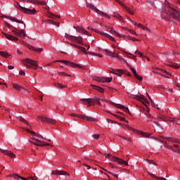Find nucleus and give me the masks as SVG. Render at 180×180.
<instances>
[{"instance_id": "nucleus-36", "label": "nucleus", "mask_w": 180, "mask_h": 180, "mask_svg": "<svg viewBox=\"0 0 180 180\" xmlns=\"http://www.w3.org/2000/svg\"><path fill=\"white\" fill-rule=\"evenodd\" d=\"M87 29L89 30H92L93 32H95V33H98V34H101V32H103V31L99 30L98 29L92 28L91 27H88Z\"/></svg>"}, {"instance_id": "nucleus-54", "label": "nucleus", "mask_w": 180, "mask_h": 180, "mask_svg": "<svg viewBox=\"0 0 180 180\" xmlns=\"http://www.w3.org/2000/svg\"><path fill=\"white\" fill-rule=\"evenodd\" d=\"M70 46H72V47H75V49H79V45L77 44H75L74 43H70Z\"/></svg>"}, {"instance_id": "nucleus-18", "label": "nucleus", "mask_w": 180, "mask_h": 180, "mask_svg": "<svg viewBox=\"0 0 180 180\" xmlns=\"http://www.w3.org/2000/svg\"><path fill=\"white\" fill-rule=\"evenodd\" d=\"M26 46L29 50H32V51H36L37 53H41L43 51V48H36L30 44H27Z\"/></svg>"}, {"instance_id": "nucleus-52", "label": "nucleus", "mask_w": 180, "mask_h": 180, "mask_svg": "<svg viewBox=\"0 0 180 180\" xmlns=\"http://www.w3.org/2000/svg\"><path fill=\"white\" fill-rule=\"evenodd\" d=\"M108 174H110L111 175H112V176H114L115 178L117 179L119 178V176L112 172H108Z\"/></svg>"}, {"instance_id": "nucleus-23", "label": "nucleus", "mask_w": 180, "mask_h": 180, "mask_svg": "<svg viewBox=\"0 0 180 180\" xmlns=\"http://www.w3.org/2000/svg\"><path fill=\"white\" fill-rule=\"evenodd\" d=\"M105 29H107V32H109V33H110L111 34H113V36H115V34H117V32L115 31V28H113V27H110L109 25H105Z\"/></svg>"}, {"instance_id": "nucleus-1", "label": "nucleus", "mask_w": 180, "mask_h": 180, "mask_svg": "<svg viewBox=\"0 0 180 180\" xmlns=\"http://www.w3.org/2000/svg\"><path fill=\"white\" fill-rule=\"evenodd\" d=\"M26 131H27V133H30V134H32V136H34V137L32 138V141L30 140V143H32V144H34V146H37L38 147H47L49 146H51V143H46V142L40 141L44 139L43 136L37 134L36 132L30 131L27 129H26Z\"/></svg>"}, {"instance_id": "nucleus-39", "label": "nucleus", "mask_w": 180, "mask_h": 180, "mask_svg": "<svg viewBox=\"0 0 180 180\" xmlns=\"http://www.w3.org/2000/svg\"><path fill=\"white\" fill-rule=\"evenodd\" d=\"M124 9H125V11H127V12L130 15H134V11H132L127 6H125Z\"/></svg>"}, {"instance_id": "nucleus-3", "label": "nucleus", "mask_w": 180, "mask_h": 180, "mask_svg": "<svg viewBox=\"0 0 180 180\" xmlns=\"http://www.w3.org/2000/svg\"><path fill=\"white\" fill-rule=\"evenodd\" d=\"M22 64L27 67V68H34V70H37V67H39V65H37V62L35 60H33L30 58H25L22 60Z\"/></svg>"}, {"instance_id": "nucleus-29", "label": "nucleus", "mask_w": 180, "mask_h": 180, "mask_svg": "<svg viewBox=\"0 0 180 180\" xmlns=\"http://www.w3.org/2000/svg\"><path fill=\"white\" fill-rule=\"evenodd\" d=\"M18 37H22V39L26 37V32H25V30H18Z\"/></svg>"}, {"instance_id": "nucleus-58", "label": "nucleus", "mask_w": 180, "mask_h": 180, "mask_svg": "<svg viewBox=\"0 0 180 180\" xmlns=\"http://www.w3.org/2000/svg\"><path fill=\"white\" fill-rule=\"evenodd\" d=\"M119 137H120L121 139H123V140H127V141H130V138H126L121 135H119Z\"/></svg>"}, {"instance_id": "nucleus-32", "label": "nucleus", "mask_w": 180, "mask_h": 180, "mask_svg": "<svg viewBox=\"0 0 180 180\" xmlns=\"http://www.w3.org/2000/svg\"><path fill=\"white\" fill-rule=\"evenodd\" d=\"M168 67H172V68H174L175 70H178L179 68H180V65H178L177 63H170V64H167Z\"/></svg>"}, {"instance_id": "nucleus-45", "label": "nucleus", "mask_w": 180, "mask_h": 180, "mask_svg": "<svg viewBox=\"0 0 180 180\" xmlns=\"http://www.w3.org/2000/svg\"><path fill=\"white\" fill-rule=\"evenodd\" d=\"M148 175H150V176H151L152 178H154L155 179H160V177L155 176V174H152L148 172Z\"/></svg>"}, {"instance_id": "nucleus-27", "label": "nucleus", "mask_w": 180, "mask_h": 180, "mask_svg": "<svg viewBox=\"0 0 180 180\" xmlns=\"http://www.w3.org/2000/svg\"><path fill=\"white\" fill-rule=\"evenodd\" d=\"M165 147L168 150H171V151H173V153H177V154H180V149H174V146L169 145H166Z\"/></svg>"}, {"instance_id": "nucleus-64", "label": "nucleus", "mask_w": 180, "mask_h": 180, "mask_svg": "<svg viewBox=\"0 0 180 180\" xmlns=\"http://www.w3.org/2000/svg\"><path fill=\"white\" fill-rule=\"evenodd\" d=\"M174 122L176 123V124H180V119H176Z\"/></svg>"}, {"instance_id": "nucleus-4", "label": "nucleus", "mask_w": 180, "mask_h": 180, "mask_svg": "<svg viewBox=\"0 0 180 180\" xmlns=\"http://www.w3.org/2000/svg\"><path fill=\"white\" fill-rule=\"evenodd\" d=\"M16 8L17 9H18L23 13H26L27 15H36V13H37L36 8L30 9V8L22 7L21 6L19 5V4H17Z\"/></svg>"}, {"instance_id": "nucleus-40", "label": "nucleus", "mask_w": 180, "mask_h": 180, "mask_svg": "<svg viewBox=\"0 0 180 180\" xmlns=\"http://www.w3.org/2000/svg\"><path fill=\"white\" fill-rule=\"evenodd\" d=\"M65 37L68 39V40H70V41H73L74 36L70 35L69 34L65 33Z\"/></svg>"}, {"instance_id": "nucleus-48", "label": "nucleus", "mask_w": 180, "mask_h": 180, "mask_svg": "<svg viewBox=\"0 0 180 180\" xmlns=\"http://www.w3.org/2000/svg\"><path fill=\"white\" fill-rule=\"evenodd\" d=\"M93 139H94V140H99V137H101L100 134H95L92 136Z\"/></svg>"}, {"instance_id": "nucleus-7", "label": "nucleus", "mask_w": 180, "mask_h": 180, "mask_svg": "<svg viewBox=\"0 0 180 180\" xmlns=\"http://www.w3.org/2000/svg\"><path fill=\"white\" fill-rule=\"evenodd\" d=\"M128 129L129 130H131L134 133V134H138L139 136H141L142 137H146V139H148V137L151 136V134L148 132H144V131L136 129L130 126H128Z\"/></svg>"}, {"instance_id": "nucleus-59", "label": "nucleus", "mask_w": 180, "mask_h": 180, "mask_svg": "<svg viewBox=\"0 0 180 180\" xmlns=\"http://www.w3.org/2000/svg\"><path fill=\"white\" fill-rule=\"evenodd\" d=\"M85 54H89L90 56H97L96 53H95L94 52H91V51H86Z\"/></svg>"}, {"instance_id": "nucleus-35", "label": "nucleus", "mask_w": 180, "mask_h": 180, "mask_svg": "<svg viewBox=\"0 0 180 180\" xmlns=\"http://www.w3.org/2000/svg\"><path fill=\"white\" fill-rule=\"evenodd\" d=\"M18 120H19L20 122H22V123L24 124H27V126H29V122L25 120V118L22 117H17Z\"/></svg>"}, {"instance_id": "nucleus-26", "label": "nucleus", "mask_w": 180, "mask_h": 180, "mask_svg": "<svg viewBox=\"0 0 180 180\" xmlns=\"http://www.w3.org/2000/svg\"><path fill=\"white\" fill-rule=\"evenodd\" d=\"M90 86H91V88L95 89L96 91L101 92V94H103L105 92V90L103 89V88L100 87L98 86L91 84Z\"/></svg>"}, {"instance_id": "nucleus-6", "label": "nucleus", "mask_w": 180, "mask_h": 180, "mask_svg": "<svg viewBox=\"0 0 180 180\" xmlns=\"http://www.w3.org/2000/svg\"><path fill=\"white\" fill-rule=\"evenodd\" d=\"M87 6L88 8L96 12V13H99L101 16H103V18H107V19H110V15H109L108 13L103 11H99V9H98L95 6H94V4H89Z\"/></svg>"}, {"instance_id": "nucleus-11", "label": "nucleus", "mask_w": 180, "mask_h": 180, "mask_svg": "<svg viewBox=\"0 0 180 180\" xmlns=\"http://www.w3.org/2000/svg\"><path fill=\"white\" fill-rule=\"evenodd\" d=\"M115 108L117 109H122L125 113H130V110H129V108L122 105V104H116L115 103H111Z\"/></svg>"}, {"instance_id": "nucleus-28", "label": "nucleus", "mask_w": 180, "mask_h": 180, "mask_svg": "<svg viewBox=\"0 0 180 180\" xmlns=\"http://www.w3.org/2000/svg\"><path fill=\"white\" fill-rule=\"evenodd\" d=\"M112 116L115 117H117V119H119L121 122H127V123H129V121L126 120V118L121 117L120 115H117L116 114L110 113Z\"/></svg>"}, {"instance_id": "nucleus-14", "label": "nucleus", "mask_w": 180, "mask_h": 180, "mask_svg": "<svg viewBox=\"0 0 180 180\" xmlns=\"http://www.w3.org/2000/svg\"><path fill=\"white\" fill-rule=\"evenodd\" d=\"M101 100V98L99 97H94L93 98H89V103H92L93 105L95 103H97V105H99V106H102V103L99 101Z\"/></svg>"}, {"instance_id": "nucleus-51", "label": "nucleus", "mask_w": 180, "mask_h": 180, "mask_svg": "<svg viewBox=\"0 0 180 180\" xmlns=\"http://www.w3.org/2000/svg\"><path fill=\"white\" fill-rule=\"evenodd\" d=\"M134 77L136 79H139V81H143V77L138 74L135 75Z\"/></svg>"}, {"instance_id": "nucleus-5", "label": "nucleus", "mask_w": 180, "mask_h": 180, "mask_svg": "<svg viewBox=\"0 0 180 180\" xmlns=\"http://www.w3.org/2000/svg\"><path fill=\"white\" fill-rule=\"evenodd\" d=\"M70 116H72V117H78L79 119L86 120L87 122H96V119L81 114L71 113L70 114Z\"/></svg>"}, {"instance_id": "nucleus-9", "label": "nucleus", "mask_w": 180, "mask_h": 180, "mask_svg": "<svg viewBox=\"0 0 180 180\" xmlns=\"http://www.w3.org/2000/svg\"><path fill=\"white\" fill-rule=\"evenodd\" d=\"M38 119H40L41 122H43L44 123H47L48 124H56V123H57V121L56 120L53 118H49L43 115L38 116Z\"/></svg>"}, {"instance_id": "nucleus-10", "label": "nucleus", "mask_w": 180, "mask_h": 180, "mask_svg": "<svg viewBox=\"0 0 180 180\" xmlns=\"http://www.w3.org/2000/svg\"><path fill=\"white\" fill-rule=\"evenodd\" d=\"M110 74H114V75H117V77H122L123 75V72H124V70L122 69H111L109 70Z\"/></svg>"}, {"instance_id": "nucleus-50", "label": "nucleus", "mask_w": 180, "mask_h": 180, "mask_svg": "<svg viewBox=\"0 0 180 180\" xmlns=\"http://www.w3.org/2000/svg\"><path fill=\"white\" fill-rule=\"evenodd\" d=\"M128 32H129V33H131V34H134V36H138L137 32H136V31H134V30H133L128 29Z\"/></svg>"}, {"instance_id": "nucleus-8", "label": "nucleus", "mask_w": 180, "mask_h": 180, "mask_svg": "<svg viewBox=\"0 0 180 180\" xmlns=\"http://www.w3.org/2000/svg\"><path fill=\"white\" fill-rule=\"evenodd\" d=\"M56 62L63 63V64H65V65H68V67H72V68H81V65L78 63H75L68 60H56Z\"/></svg>"}, {"instance_id": "nucleus-20", "label": "nucleus", "mask_w": 180, "mask_h": 180, "mask_svg": "<svg viewBox=\"0 0 180 180\" xmlns=\"http://www.w3.org/2000/svg\"><path fill=\"white\" fill-rule=\"evenodd\" d=\"M103 51H105V53H106V54H108V56H110V57H112L113 58H116V57L117 58H120V56H119V55L115 53V51H114V52H112L108 49H103Z\"/></svg>"}, {"instance_id": "nucleus-13", "label": "nucleus", "mask_w": 180, "mask_h": 180, "mask_svg": "<svg viewBox=\"0 0 180 180\" xmlns=\"http://www.w3.org/2000/svg\"><path fill=\"white\" fill-rule=\"evenodd\" d=\"M52 175H68L70 176V173L63 170H53L51 172Z\"/></svg>"}, {"instance_id": "nucleus-25", "label": "nucleus", "mask_w": 180, "mask_h": 180, "mask_svg": "<svg viewBox=\"0 0 180 180\" xmlns=\"http://www.w3.org/2000/svg\"><path fill=\"white\" fill-rule=\"evenodd\" d=\"M112 81V77H99L98 82L105 84V82H110Z\"/></svg>"}, {"instance_id": "nucleus-17", "label": "nucleus", "mask_w": 180, "mask_h": 180, "mask_svg": "<svg viewBox=\"0 0 180 180\" xmlns=\"http://www.w3.org/2000/svg\"><path fill=\"white\" fill-rule=\"evenodd\" d=\"M112 16L113 18H115L116 19H118V20H120L121 22H122V23H124L126 22L124 18H123V16L120 15V14L117 13V11H115L112 13Z\"/></svg>"}, {"instance_id": "nucleus-31", "label": "nucleus", "mask_w": 180, "mask_h": 180, "mask_svg": "<svg viewBox=\"0 0 180 180\" xmlns=\"http://www.w3.org/2000/svg\"><path fill=\"white\" fill-rule=\"evenodd\" d=\"M35 5H41V6H47L46 1H39L36 0Z\"/></svg>"}, {"instance_id": "nucleus-47", "label": "nucleus", "mask_w": 180, "mask_h": 180, "mask_svg": "<svg viewBox=\"0 0 180 180\" xmlns=\"http://www.w3.org/2000/svg\"><path fill=\"white\" fill-rule=\"evenodd\" d=\"M106 121H107V123L108 124H113V123H115L116 124H117V122L113 121L110 119H106Z\"/></svg>"}, {"instance_id": "nucleus-16", "label": "nucleus", "mask_w": 180, "mask_h": 180, "mask_svg": "<svg viewBox=\"0 0 180 180\" xmlns=\"http://www.w3.org/2000/svg\"><path fill=\"white\" fill-rule=\"evenodd\" d=\"M76 29L77 32L79 33H82V34H86V36H92L88 31H86L85 29L79 27H75Z\"/></svg>"}, {"instance_id": "nucleus-22", "label": "nucleus", "mask_w": 180, "mask_h": 180, "mask_svg": "<svg viewBox=\"0 0 180 180\" xmlns=\"http://www.w3.org/2000/svg\"><path fill=\"white\" fill-rule=\"evenodd\" d=\"M161 139H163V140H167L169 143H178V139L172 138V137H168V136H160Z\"/></svg>"}, {"instance_id": "nucleus-12", "label": "nucleus", "mask_w": 180, "mask_h": 180, "mask_svg": "<svg viewBox=\"0 0 180 180\" xmlns=\"http://www.w3.org/2000/svg\"><path fill=\"white\" fill-rule=\"evenodd\" d=\"M0 153L2 154H5L6 155H8L11 158H15L16 155L13 154V153L11 150H4L0 148Z\"/></svg>"}, {"instance_id": "nucleus-62", "label": "nucleus", "mask_w": 180, "mask_h": 180, "mask_svg": "<svg viewBox=\"0 0 180 180\" xmlns=\"http://www.w3.org/2000/svg\"><path fill=\"white\" fill-rule=\"evenodd\" d=\"M99 77H100L94 76L93 77V80L94 81H97L98 82H99Z\"/></svg>"}, {"instance_id": "nucleus-24", "label": "nucleus", "mask_w": 180, "mask_h": 180, "mask_svg": "<svg viewBox=\"0 0 180 180\" xmlns=\"http://www.w3.org/2000/svg\"><path fill=\"white\" fill-rule=\"evenodd\" d=\"M101 36H104L105 37H107L109 39V40H111V41L116 42V39L112 37L110 34L102 31V32H100Z\"/></svg>"}, {"instance_id": "nucleus-19", "label": "nucleus", "mask_w": 180, "mask_h": 180, "mask_svg": "<svg viewBox=\"0 0 180 180\" xmlns=\"http://www.w3.org/2000/svg\"><path fill=\"white\" fill-rule=\"evenodd\" d=\"M72 41H74V43H77V44H82V46H84V39H82V37H74Z\"/></svg>"}, {"instance_id": "nucleus-2", "label": "nucleus", "mask_w": 180, "mask_h": 180, "mask_svg": "<svg viewBox=\"0 0 180 180\" xmlns=\"http://www.w3.org/2000/svg\"><path fill=\"white\" fill-rule=\"evenodd\" d=\"M103 155L104 157H105V158H108V157L110 161H112L113 162H117V164H120V165H129V162L127 161L123 160V159L122 158L112 156V155H110V153H104Z\"/></svg>"}, {"instance_id": "nucleus-49", "label": "nucleus", "mask_w": 180, "mask_h": 180, "mask_svg": "<svg viewBox=\"0 0 180 180\" xmlns=\"http://www.w3.org/2000/svg\"><path fill=\"white\" fill-rule=\"evenodd\" d=\"M56 87L63 89V88H67V86H63V84L58 83L56 84Z\"/></svg>"}, {"instance_id": "nucleus-37", "label": "nucleus", "mask_w": 180, "mask_h": 180, "mask_svg": "<svg viewBox=\"0 0 180 180\" xmlns=\"http://www.w3.org/2000/svg\"><path fill=\"white\" fill-rule=\"evenodd\" d=\"M58 74L60 75V77H71V75L65 73V72H58Z\"/></svg>"}, {"instance_id": "nucleus-43", "label": "nucleus", "mask_w": 180, "mask_h": 180, "mask_svg": "<svg viewBox=\"0 0 180 180\" xmlns=\"http://www.w3.org/2000/svg\"><path fill=\"white\" fill-rule=\"evenodd\" d=\"M13 176L15 178H20L22 180H29V179H27V178H25V177L19 176V174H13Z\"/></svg>"}, {"instance_id": "nucleus-41", "label": "nucleus", "mask_w": 180, "mask_h": 180, "mask_svg": "<svg viewBox=\"0 0 180 180\" xmlns=\"http://www.w3.org/2000/svg\"><path fill=\"white\" fill-rule=\"evenodd\" d=\"M114 36H117V37H120V39H126V37H127L126 35L120 34L118 32H117V34H115Z\"/></svg>"}, {"instance_id": "nucleus-55", "label": "nucleus", "mask_w": 180, "mask_h": 180, "mask_svg": "<svg viewBox=\"0 0 180 180\" xmlns=\"http://www.w3.org/2000/svg\"><path fill=\"white\" fill-rule=\"evenodd\" d=\"M128 39H129V40H132V41H139V39H137L136 37H128Z\"/></svg>"}, {"instance_id": "nucleus-38", "label": "nucleus", "mask_w": 180, "mask_h": 180, "mask_svg": "<svg viewBox=\"0 0 180 180\" xmlns=\"http://www.w3.org/2000/svg\"><path fill=\"white\" fill-rule=\"evenodd\" d=\"M147 96H148V98H149L151 103H152V105L154 107V108H156V109H160L158 108V105H156L155 103H154L153 101V99H151V97L150 96V95H148V94H147Z\"/></svg>"}, {"instance_id": "nucleus-21", "label": "nucleus", "mask_w": 180, "mask_h": 180, "mask_svg": "<svg viewBox=\"0 0 180 180\" xmlns=\"http://www.w3.org/2000/svg\"><path fill=\"white\" fill-rule=\"evenodd\" d=\"M134 99H137L138 101H143L144 103H150L144 95L141 94L140 96H134Z\"/></svg>"}, {"instance_id": "nucleus-44", "label": "nucleus", "mask_w": 180, "mask_h": 180, "mask_svg": "<svg viewBox=\"0 0 180 180\" xmlns=\"http://www.w3.org/2000/svg\"><path fill=\"white\" fill-rule=\"evenodd\" d=\"M11 32L15 36H18L19 34V30L18 28H15V30H12Z\"/></svg>"}, {"instance_id": "nucleus-57", "label": "nucleus", "mask_w": 180, "mask_h": 180, "mask_svg": "<svg viewBox=\"0 0 180 180\" xmlns=\"http://www.w3.org/2000/svg\"><path fill=\"white\" fill-rule=\"evenodd\" d=\"M81 102H86L87 103H89V98H82L80 99Z\"/></svg>"}, {"instance_id": "nucleus-34", "label": "nucleus", "mask_w": 180, "mask_h": 180, "mask_svg": "<svg viewBox=\"0 0 180 180\" xmlns=\"http://www.w3.org/2000/svg\"><path fill=\"white\" fill-rule=\"evenodd\" d=\"M8 40H11V41H18L19 39L16 37H13L11 34L8 35V37L7 38Z\"/></svg>"}, {"instance_id": "nucleus-56", "label": "nucleus", "mask_w": 180, "mask_h": 180, "mask_svg": "<svg viewBox=\"0 0 180 180\" xmlns=\"http://www.w3.org/2000/svg\"><path fill=\"white\" fill-rule=\"evenodd\" d=\"M131 68V72H133L134 75L135 76L136 75H137V72L136 71V69H134V68L130 67Z\"/></svg>"}, {"instance_id": "nucleus-33", "label": "nucleus", "mask_w": 180, "mask_h": 180, "mask_svg": "<svg viewBox=\"0 0 180 180\" xmlns=\"http://www.w3.org/2000/svg\"><path fill=\"white\" fill-rule=\"evenodd\" d=\"M13 88L16 91H20V89H24V88L22 86L18 84H13Z\"/></svg>"}, {"instance_id": "nucleus-63", "label": "nucleus", "mask_w": 180, "mask_h": 180, "mask_svg": "<svg viewBox=\"0 0 180 180\" xmlns=\"http://www.w3.org/2000/svg\"><path fill=\"white\" fill-rule=\"evenodd\" d=\"M143 30H146V32H150V28H148V27L146 26H144L143 27Z\"/></svg>"}, {"instance_id": "nucleus-42", "label": "nucleus", "mask_w": 180, "mask_h": 180, "mask_svg": "<svg viewBox=\"0 0 180 180\" xmlns=\"http://www.w3.org/2000/svg\"><path fill=\"white\" fill-rule=\"evenodd\" d=\"M22 2H27V4H34V5H36V0H22Z\"/></svg>"}, {"instance_id": "nucleus-60", "label": "nucleus", "mask_w": 180, "mask_h": 180, "mask_svg": "<svg viewBox=\"0 0 180 180\" xmlns=\"http://www.w3.org/2000/svg\"><path fill=\"white\" fill-rule=\"evenodd\" d=\"M120 5H121V6H122V8H124L126 6V4H124L123 2L120 1H117Z\"/></svg>"}, {"instance_id": "nucleus-46", "label": "nucleus", "mask_w": 180, "mask_h": 180, "mask_svg": "<svg viewBox=\"0 0 180 180\" xmlns=\"http://www.w3.org/2000/svg\"><path fill=\"white\" fill-rule=\"evenodd\" d=\"M79 50L81 51H82V53H84V54H86V49L85 47H83V46H79Z\"/></svg>"}, {"instance_id": "nucleus-30", "label": "nucleus", "mask_w": 180, "mask_h": 180, "mask_svg": "<svg viewBox=\"0 0 180 180\" xmlns=\"http://www.w3.org/2000/svg\"><path fill=\"white\" fill-rule=\"evenodd\" d=\"M0 56L1 57H4V58H9L11 57V54L7 53L5 51H0Z\"/></svg>"}, {"instance_id": "nucleus-53", "label": "nucleus", "mask_w": 180, "mask_h": 180, "mask_svg": "<svg viewBox=\"0 0 180 180\" xmlns=\"http://www.w3.org/2000/svg\"><path fill=\"white\" fill-rule=\"evenodd\" d=\"M123 74H124L125 75H127L128 77H131V73H130V72L129 71L124 70Z\"/></svg>"}, {"instance_id": "nucleus-61", "label": "nucleus", "mask_w": 180, "mask_h": 180, "mask_svg": "<svg viewBox=\"0 0 180 180\" xmlns=\"http://www.w3.org/2000/svg\"><path fill=\"white\" fill-rule=\"evenodd\" d=\"M135 53H136V54H139V56L140 57H143V53L140 52V51H136Z\"/></svg>"}, {"instance_id": "nucleus-15", "label": "nucleus", "mask_w": 180, "mask_h": 180, "mask_svg": "<svg viewBox=\"0 0 180 180\" xmlns=\"http://www.w3.org/2000/svg\"><path fill=\"white\" fill-rule=\"evenodd\" d=\"M5 18H6V19H8L9 20H11V22H15V23H20L21 25H25V22H23V20H19L15 17L5 15Z\"/></svg>"}]
</instances>
